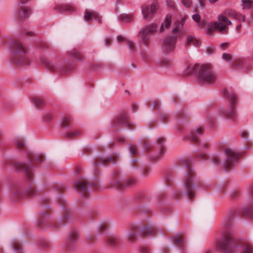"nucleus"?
Returning <instances> with one entry per match:
<instances>
[{"label": "nucleus", "mask_w": 253, "mask_h": 253, "mask_svg": "<svg viewBox=\"0 0 253 253\" xmlns=\"http://www.w3.org/2000/svg\"><path fill=\"white\" fill-rule=\"evenodd\" d=\"M252 4L253 1L251 0H242L243 9L251 8Z\"/></svg>", "instance_id": "33"}, {"label": "nucleus", "mask_w": 253, "mask_h": 253, "mask_svg": "<svg viewBox=\"0 0 253 253\" xmlns=\"http://www.w3.org/2000/svg\"><path fill=\"white\" fill-rule=\"evenodd\" d=\"M219 160L218 157H215L212 159V163L214 164H218Z\"/></svg>", "instance_id": "54"}, {"label": "nucleus", "mask_w": 253, "mask_h": 253, "mask_svg": "<svg viewBox=\"0 0 253 253\" xmlns=\"http://www.w3.org/2000/svg\"><path fill=\"white\" fill-rule=\"evenodd\" d=\"M109 188H113L115 189H121L124 188V183L121 181V178L114 175L113 178L108 183Z\"/></svg>", "instance_id": "16"}, {"label": "nucleus", "mask_w": 253, "mask_h": 253, "mask_svg": "<svg viewBox=\"0 0 253 253\" xmlns=\"http://www.w3.org/2000/svg\"><path fill=\"white\" fill-rule=\"evenodd\" d=\"M250 192L253 195V185L250 187Z\"/></svg>", "instance_id": "64"}, {"label": "nucleus", "mask_w": 253, "mask_h": 253, "mask_svg": "<svg viewBox=\"0 0 253 253\" xmlns=\"http://www.w3.org/2000/svg\"><path fill=\"white\" fill-rule=\"evenodd\" d=\"M157 29V25L155 23L148 25L142 28L139 32V35H140V42L145 45H148L150 42L149 36L154 34Z\"/></svg>", "instance_id": "6"}, {"label": "nucleus", "mask_w": 253, "mask_h": 253, "mask_svg": "<svg viewBox=\"0 0 253 253\" xmlns=\"http://www.w3.org/2000/svg\"><path fill=\"white\" fill-rule=\"evenodd\" d=\"M109 227V224L107 223H102L99 225V230L100 232H103Z\"/></svg>", "instance_id": "44"}, {"label": "nucleus", "mask_w": 253, "mask_h": 253, "mask_svg": "<svg viewBox=\"0 0 253 253\" xmlns=\"http://www.w3.org/2000/svg\"><path fill=\"white\" fill-rule=\"evenodd\" d=\"M225 97L230 101V107L227 109L223 108L220 111L222 115L227 119H234L237 117L234 105L237 101L236 96L232 93L226 92Z\"/></svg>", "instance_id": "5"}, {"label": "nucleus", "mask_w": 253, "mask_h": 253, "mask_svg": "<svg viewBox=\"0 0 253 253\" xmlns=\"http://www.w3.org/2000/svg\"><path fill=\"white\" fill-rule=\"evenodd\" d=\"M204 132V128L200 126H198L195 129L194 132L192 131L190 133L188 139L194 141L195 142H197L198 141V138L197 137V135H202Z\"/></svg>", "instance_id": "18"}, {"label": "nucleus", "mask_w": 253, "mask_h": 253, "mask_svg": "<svg viewBox=\"0 0 253 253\" xmlns=\"http://www.w3.org/2000/svg\"><path fill=\"white\" fill-rule=\"evenodd\" d=\"M80 134V132L78 130H74L70 131L66 134V136L68 137H73L78 136Z\"/></svg>", "instance_id": "41"}, {"label": "nucleus", "mask_w": 253, "mask_h": 253, "mask_svg": "<svg viewBox=\"0 0 253 253\" xmlns=\"http://www.w3.org/2000/svg\"><path fill=\"white\" fill-rule=\"evenodd\" d=\"M158 141H160V152L158 155L154 156L153 159L154 160H158L160 158L161 156H162L164 154V149L162 145V142L163 141V139L162 138H160L158 139Z\"/></svg>", "instance_id": "29"}, {"label": "nucleus", "mask_w": 253, "mask_h": 253, "mask_svg": "<svg viewBox=\"0 0 253 253\" xmlns=\"http://www.w3.org/2000/svg\"><path fill=\"white\" fill-rule=\"evenodd\" d=\"M172 240L174 243L181 244L183 243L184 239L181 236L177 235L172 238Z\"/></svg>", "instance_id": "40"}, {"label": "nucleus", "mask_w": 253, "mask_h": 253, "mask_svg": "<svg viewBox=\"0 0 253 253\" xmlns=\"http://www.w3.org/2000/svg\"><path fill=\"white\" fill-rule=\"evenodd\" d=\"M216 247L222 253H232L234 250V243L231 234L229 232L225 233L217 242Z\"/></svg>", "instance_id": "4"}, {"label": "nucleus", "mask_w": 253, "mask_h": 253, "mask_svg": "<svg viewBox=\"0 0 253 253\" xmlns=\"http://www.w3.org/2000/svg\"><path fill=\"white\" fill-rule=\"evenodd\" d=\"M159 105L160 104L159 101H156L153 103L152 107L155 109H158L159 107Z\"/></svg>", "instance_id": "53"}, {"label": "nucleus", "mask_w": 253, "mask_h": 253, "mask_svg": "<svg viewBox=\"0 0 253 253\" xmlns=\"http://www.w3.org/2000/svg\"><path fill=\"white\" fill-rule=\"evenodd\" d=\"M171 62L169 59H165L160 61V64L163 67H169L171 65Z\"/></svg>", "instance_id": "39"}, {"label": "nucleus", "mask_w": 253, "mask_h": 253, "mask_svg": "<svg viewBox=\"0 0 253 253\" xmlns=\"http://www.w3.org/2000/svg\"><path fill=\"white\" fill-rule=\"evenodd\" d=\"M241 24H240L238 25H237V26L236 27V30L239 31L241 29Z\"/></svg>", "instance_id": "62"}, {"label": "nucleus", "mask_w": 253, "mask_h": 253, "mask_svg": "<svg viewBox=\"0 0 253 253\" xmlns=\"http://www.w3.org/2000/svg\"><path fill=\"white\" fill-rule=\"evenodd\" d=\"M171 15L170 14H167L165 18L164 22L162 24L160 29V32L164 31L165 29H168L170 27L171 23Z\"/></svg>", "instance_id": "23"}, {"label": "nucleus", "mask_w": 253, "mask_h": 253, "mask_svg": "<svg viewBox=\"0 0 253 253\" xmlns=\"http://www.w3.org/2000/svg\"><path fill=\"white\" fill-rule=\"evenodd\" d=\"M32 103L34 106L37 108H41L44 106V102L38 97H34L32 98Z\"/></svg>", "instance_id": "25"}, {"label": "nucleus", "mask_w": 253, "mask_h": 253, "mask_svg": "<svg viewBox=\"0 0 253 253\" xmlns=\"http://www.w3.org/2000/svg\"><path fill=\"white\" fill-rule=\"evenodd\" d=\"M192 19L196 22H199L200 21L201 17L198 14H195L192 16Z\"/></svg>", "instance_id": "51"}, {"label": "nucleus", "mask_w": 253, "mask_h": 253, "mask_svg": "<svg viewBox=\"0 0 253 253\" xmlns=\"http://www.w3.org/2000/svg\"><path fill=\"white\" fill-rule=\"evenodd\" d=\"M186 43L187 45H194L196 47H199L200 46L198 40L194 37H192L191 36L187 37Z\"/></svg>", "instance_id": "27"}, {"label": "nucleus", "mask_w": 253, "mask_h": 253, "mask_svg": "<svg viewBox=\"0 0 253 253\" xmlns=\"http://www.w3.org/2000/svg\"><path fill=\"white\" fill-rule=\"evenodd\" d=\"M136 238V234L135 232L131 231L127 235V239L130 242L133 241Z\"/></svg>", "instance_id": "37"}, {"label": "nucleus", "mask_w": 253, "mask_h": 253, "mask_svg": "<svg viewBox=\"0 0 253 253\" xmlns=\"http://www.w3.org/2000/svg\"><path fill=\"white\" fill-rule=\"evenodd\" d=\"M227 43H222L220 44V47H221V48H223V47H225L226 46H227Z\"/></svg>", "instance_id": "58"}, {"label": "nucleus", "mask_w": 253, "mask_h": 253, "mask_svg": "<svg viewBox=\"0 0 253 253\" xmlns=\"http://www.w3.org/2000/svg\"><path fill=\"white\" fill-rule=\"evenodd\" d=\"M128 47L129 48V49L131 50V51H133L134 49V45L133 43L131 41H128Z\"/></svg>", "instance_id": "52"}, {"label": "nucleus", "mask_w": 253, "mask_h": 253, "mask_svg": "<svg viewBox=\"0 0 253 253\" xmlns=\"http://www.w3.org/2000/svg\"><path fill=\"white\" fill-rule=\"evenodd\" d=\"M143 144L146 150H148L151 147L150 144L148 139H145L143 140Z\"/></svg>", "instance_id": "47"}, {"label": "nucleus", "mask_w": 253, "mask_h": 253, "mask_svg": "<svg viewBox=\"0 0 253 253\" xmlns=\"http://www.w3.org/2000/svg\"><path fill=\"white\" fill-rule=\"evenodd\" d=\"M176 40L175 36L167 37L163 42V49L167 52L172 51L175 47Z\"/></svg>", "instance_id": "11"}, {"label": "nucleus", "mask_w": 253, "mask_h": 253, "mask_svg": "<svg viewBox=\"0 0 253 253\" xmlns=\"http://www.w3.org/2000/svg\"><path fill=\"white\" fill-rule=\"evenodd\" d=\"M238 211L237 210H231L227 214L226 217L224 218L223 224L225 226H228L231 223V219L232 216L237 214Z\"/></svg>", "instance_id": "22"}, {"label": "nucleus", "mask_w": 253, "mask_h": 253, "mask_svg": "<svg viewBox=\"0 0 253 253\" xmlns=\"http://www.w3.org/2000/svg\"><path fill=\"white\" fill-rule=\"evenodd\" d=\"M12 50V58L17 65H27L30 59L27 55L26 47L19 41H11L9 42Z\"/></svg>", "instance_id": "2"}, {"label": "nucleus", "mask_w": 253, "mask_h": 253, "mask_svg": "<svg viewBox=\"0 0 253 253\" xmlns=\"http://www.w3.org/2000/svg\"><path fill=\"white\" fill-rule=\"evenodd\" d=\"M167 116L166 114H164L162 116V119L164 121L166 120L167 119Z\"/></svg>", "instance_id": "61"}, {"label": "nucleus", "mask_w": 253, "mask_h": 253, "mask_svg": "<svg viewBox=\"0 0 253 253\" xmlns=\"http://www.w3.org/2000/svg\"><path fill=\"white\" fill-rule=\"evenodd\" d=\"M79 238L78 232L76 231L71 232L69 237L70 242L74 243L76 242Z\"/></svg>", "instance_id": "30"}, {"label": "nucleus", "mask_w": 253, "mask_h": 253, "mask_svg": "<svg viewBox=\"0 0 253 253\" xmlns=\"http://www.w3.org/2000/svg\"><path fill=\"white\" fill-rule=\"evenodd\" d=\"M125 124L128 128H130L132 124L130 123L127 116L125 114H121L116 117L112 123V126L114 127L119 126Z\"/></svg>", "instance_id": "10"}, {"label": "nucleus", "mask_w": 253, "mask_h": 253, "mask_svg": "<svg viewBox=\"0 0 253 253\" xmlns=\"http://www.w3.org/2000/svg\"><path fill=\"white\" fill-rule=\"evenodd\" d=\"M129 153L132 155H136L138 153V150L136 147L131 144L128 146Z\"/></svg>", "instance_id": "38"}, {"label": "nucleus", "mask_w": 253, "mask_h": 253, "mask_svg": "<svg viewBox=\"0 0 253 253\" xmlns=\"http://www.w3.org/2000/svg\"><path fill=\"white\" fill-rule=\"evenodd\" d=\"M36 160L40 163H42L44 160V156L42 154H39L36 156Z\"/></svg>", "instance_id": "46"}, {"label": "nucleus", "mask_w": 253, "mask_h": 253, "mask_svg": "<svg viewBox=\"0 0 253 253\" xmlns=\"http://www.w3.org/2000/svg\"><path fill=\"white\" fill-rule=\"evenodd\" d=\"M135 183V180L133 178H128L126 179L125 182H123V183H124L125 187H129L134 184Z\"/></svg>", "instance_id": "36"}, {"label": "nucleus", "mask_w": 253, "mask_h": 253, "mask_svg": "<svg viewBox=\"0 0 253 253\" xmlns=\"http://www.w3.org/2000/svg\"><path fill=\"white\" fill-rule=\"evenodd\" d=\"M181 2L186 7H189L191 4L190 0H181Z\"/></svg>", "instance_id": "49"}, {"label": "nucleus", "mask_w": 253, "mask_h": 253, "mask_svg": "<svg viewBox=\"0 0 253 253\" xmlns=\"http://www.w3.org/2000/svg\"><path fill=\"white\" fill-rule=\"evenodd\" d=\"M182 163L186 169L184 171L185 176L184 180L185 193L189 198H192L196 194L198 184L195 178L194 171L189 164L185 161H183Z\"/></svg>", "instance_id": "1"}, {"label": "nucleus", "mask_w": 253, "mask_h": 253, "mask_svg": "<svg viewBox=\"0 0 253 253\" xmlns=\"http://www.w3.org/2000/svg\"><path fill=\"white\" fill-rule=\"evenodd\" d=\"M224 154L226 159L224 162V167L225 169H231L239 159V153L234 149L227 148Z\"/></svg>", "instance_id": "7"}, {"label": "nucleus", "mask_w": 253, "mask_h": 253, "mask_svg": "<svg viewBox=\"0 0 253 253\" xmlns=\"http://www.w3.org/2000/svg\"><path fill=\"white\" fill-rule=\"evenodd\" d=\"M116 158H117V156H115V158H113L112 157L98 158L94 162V166H102V165H106V164H108L109 162L114 163Z\"/></svg>", "instance_id": "20"}, {"label": "nucleus", "mask_w": 253, "mask_h": 253, "mask_svg": "<svg viewBox=\"0 0 253 253\" xmlns=\"http://www.w3.org/2000/svg\"><path fill=\"white\" fill-rule=\"evenodd\" d=\"M213 49L211 48H208L207 51L209 53H211L213 52Z\"/></svg>", "instance_id": "60"}, {"label": "nucleus", "mask_w": 253, "mask_h": 253, "mask_svg": "<svg viewBox=\"0 0 253 253\" xmlns=\"http://www.w3.org/2000/svg\"><path fill=\"white\" fill-rule=\"evenodd\" d=\"M40 61L44 64L46 68L53 72H56L60 70L61 63H60L49 61L45 57L40 58Z\"/></svg>", "instance_id": "13"}, {"label": "nucleus", "mask_w": 253, "mask_h": 253, "mask_svg": "<svg viewBox=\"0 0 253 253\" xmlns=\"http://www.w3.org/2000/svg\"><path fill=\"white\" fill-rule=\"evenodd\" d=\"M75 189L83 197L87 195L89 192L88 181L85 179H82L75 183Z\"/></svg>", "instance_id": "9"}, {"label": "nucleus", "mask_w": 253, "mask_h": 253, "mask_svg": "<svg viewBox=\"0 0 253 253\" xmlns=\"http://www.w3.org/2000/svg\"><path fill=\"white\" fill-rule=\"evenodd\" d=\"M120 18L125 22H128L132 19V15L130 14H122L120 16Z\"/></svg>", "instance_id": "34"}, {"label": "nucleus", "mask_w": 253, "mask_h": 253, "mask_svg": "<svg viewBox=\"0 0 253 253\" xmlns=\"http://www.w3.org/2000/svg\"><path fill=\"white\" fill-rule=\"evenodd\" d=\"M27 35H29V36H32L34 35V33L33 32H29L27 33Z\"/></svg>", "instance_id": "63"}, {"label": "nucleus", "mask_w": 253, "mask_h": 253, "mask_svg": "<svg viewBox=\"0 0 253 253\" xmlns=\"http://www.w3.org/2000/svg\"><path fill=\"white\" fill-rule=\"evenodd\" d=\"M70 55L73 58L78 61H82L84 58V56L83 55V54L76 50H73V51H71Z\"/></svg>", "instance_id": "28"}, {"label": "nucleus", "mask_w": 253, "mask_h": 253, "mask_svg": "<svg viewBox=\"0 0 253 253\" xmlns=\"http://www.w3.org/2000/svg\"><path fill=\"white\" fill-rule=\"evenodd\" d=\"M118 141L120 142H124L125 141V139L124 137H120L118 138Z\"/></svg>", "instance_id": "59"}, {"label": "nucleus", "mask_w": 253, "mask_h": 253, "mask_svg": "<svg viewBox=\"0 0 253 253\" xmlns=\"http://www.w3.org/2000/svg\"><path fill=\"white\" fill-rule=\"evenodd\" d=\"M222 59L227 62H230L232 60L233 58L231 54L224 53L222 54Z\"/></svg>", "instance_id": "43"}, {"label": "nucleus", "mask_w": 253, "mask_h": 253, "mask_svg": "<svg viewBox=\"0 0 253 253\" xmlns=\"http://www.w3.org/2000/svg\"><path fill=\"white\" fill-rule=\"evenodd\" d=\"M31 13L30 8L27 7H24L21 8L19 13V16L21 19H24L28 17Z\"/></svg>", "instance_id": "26"}, {"label": "nucleus", "mask_w": 253, "mask_h": 253, "mask_svg": "<svg viewBox=\"0 0 253 253\" xmlns=\"http://www.w3.org/2000/svg\"><path fill=\"white\" fill-rule=\"evenodd\" d=\"M232 24V22L225 15L222 14L219 15L218 21L213 23L214 28L219 32L226 33V29L228 26Z\"/></svg>", "instance_id": "8"}, {"label": "nucleus", "mask_w": 253, "mask_h": 253, "mask_svg": "<svg viewBox=\"0 0 253 253\" xmlns=\"http://www.w3.org/2000/svg\"><path fill=\"white\" fill-rule=\"evenodd\" d=\"M155 229L151 226H145L142 227L140 230V233L142 235L149 236L153 235L155 232Z\"/></svg>", "instance_id": "24"}, {"label": "nucleus", "mask_w": 253, "mask_h": 253, "mask_svg": "<svg viewBox=\"0 0 253 253\" xmlns=\"http://www.w3.org/2000/svg\"><path fill=\"white\" fill-rule=\"evenodd\" d=\"M158 8V5L155 2H153L150 7L146 4H144L142 7V12L143 15V17L146 19L150 16L153 14Z\"/></svg>", "instance_id": "14"}, {"label": "nucleus", "mask_w": 253, "mask_h": 253, "mask_svg": "<svg viewBox=\"0 0 253 253\" xmlns=\"http://www.w3.org/2000/svg\"><path fill=\"white\" fill-rule=\"evenodd\" d=\"M14 166L16 170L25 173L27 175V178L28 179L30 178L32 166H27L26 164L23 163H15Z\"/></svg>", "instance_id": "15"}, {"label": "nucleus", "mask_w": 253, "mask_h": 253, "mask_svg": "<svg viewBox=\"0 0 253 253\" xmlns=\"http://www.w3.org/2000/svg\"><path fill=\"white\" fill-rule=\"evenodd\" d=\"M206 0H199V4L201 7H204Z\"/></svg>", "instance_id": "56"}, {"label": "nucleus", "mask_w": 253, "mask_h": 253, "mask_svg": "<svg viewBox=\"0 0 253 253\" xmlns=\"http://www.w3.org/2000/svg\"><path fill=\"white\" fill-rule=\"evenodd\" d=\"M118 238L114 235L110 236L108 239V243L110 245L114 246L118 242Z\"/></svg>", "instance_id": "31"}, {"label": "nucleus", "mask_w": 253, "mask_h": 253, "mask_svg": "<svg viewBox=\"0 0 253 253\" xmlns=\"http://www.w3.org/2000/svg\"><path fill=\"white\" fill-rule=\"evenodd\" d=\"M240 212H243L245 215L250 216L252 213L253 210L251 208H247L244 211H240Z\"/></svg>", "instance_id": "45"}, {"label": "nucleus", "mask_w": 253, "mask_h": 253, "mask_svg": "<svg viewBox=\"0 0 253 253\" xmlns=\"http://www.w3.org/2000/svg\"><path fill=\"white\" fill-rule=\"evenodd\" d=\"M184 21V18H182L181 21H178L175 22V27L172 30L173 33H179L182 34L185 32V31L183 30Z\"/></svg>", "instance_id": "21"}, {"label": "nucleus", "mask_w": 253, "mask_h": 253, "mask_svg": "<svg viewBox=\"0 0 253 253\" xmlns=\"http://www.w3.org/2000/svg\"><path fill=\"white\" fill-rule=\"evenodd\" d=\"M242 252L243 253H252L253 252V250L249 245L245 244L244 245Z\"/></svg>", "instance_id": "42"}, {"label": "nucleus", "mask_w": 253, "mask_h": 253, "mask_svg": "<svg viewBox=\"0 0 253 253\" xmlns=\"http://www.w3.org/2000/svg\"><path fill=\"white\" fill-rule=\"evenodd\" d=\"M14 144L17 148H22L25 146V142L22 139H17L14 140Z\"/></svg>", "instance_id": "32"}, {"label": "nucleus", "mask_w": 253, "mask_h": 253, "mask_svg": "<svg viewBox=\"0 0 253 253\" xmlns=\"http://www.w3.org/2000/svg\"><path fill=\"white\" fill-rule=\"evenodd\" d=\"M224 14L226 15L225 16H227L229 18H234L235 19L238 20L240 22H243L246 19L245 15L236 12L234 10L232 9H227L225 10Z\"/></svg>", "instance_id": "17"}, {"label": "nucleus", "mask_w": 253, "mask_h": 253, "mask_svg": "<svg viewBox=\"0 0 253 253\" xmlns=\"http://www.w3.org/2000/svg\"><path fill=\"white\" fill-rule=\"evenodd\" d=\"M84 19L86 21H90L91 19L100 21L101 17L99 14L94 11L86 10L85 12Z\"/></svg>", "instance_id": "19"}, {"label": "nucleus", "mask_w": 253, "mask_h": 253, "mask_svg": "<svg viewBox=\"0 0 253 253\" xmlns=\"http://www.w3.org/2000/svg\"><path fill=\"white\" fill-rule=\"evenodd\" d=\"M12 246L13 249L15 251H18L21 249V248L19 246V243L16 241H13L12 243Z\"/></svg>", "instance_id": "48"}, {"label": "nucleus", "mask_w": 253, "mask_h": 253, "mask_svg": "<svg viewBox=\"0 0 253 253\" xmlns=\"http://www.w3.org/2000/svg\"><path fill=\"white\" fill-rule=\"evenodd\" d=\"M69 119H70L68 117H65L63 119L62 124V127H66L68 126L67 123L69 121Z\"/></svg>", "instance_id": "50"}, {"label": "nucleus", "mask_w": 253, "mask_h": 253, "mask_svg": "<svg viewBox=\"0 0 253 253\" xmlns=\"http://www.w3.org/2000/svg\"><path fill=\"white\" fill-rule=\"evenodd\" d=\"M36 191L34 188H29L24 193L22 194L19 190H14L12 193V198L13 201H17L18 199L22 198L25 195L29 196L34 195Z\"/></svg>", "instance_id": "12"}, {"label": "nucleus", "mask_w": 253, "mask_h": 253, "mask_svg": "<svg viewBox=\"0 0 253 253\" xmlns=\"http://www.w3.org/2000/svg\"><path fill=\"white\" fill-rule=\"evenodd\" d=\"M193 72L201 82L212 83L215 80V75L208 65L196 64L193 66Z\"/></svg>", "instance_id": "3"}, {"label": "nucleus", "mask_w": 253, "mask_h": 253, "mask_svg": "<svg viewBox=\"0 0 253 253\" xmlns=\"http://www.w3.org/2000/svg\"><path fill=\"white\" fill-rule=\"evenodd\" d=\"M110 41H111V40L110 38H106L104 42L105 45H108L109 44V43L110 42Z\"/></svg>", "instance_id": "57"}, {"label": "nucleus", "mask_w": 253, "mask_h": 253, "mask_svg": "<svg viewBox=\"0 0 253 253\" xmlns=\"http://www.w3.org/2000/svg\"><path fill=\"white\" fill-rule=\"evenodd\" d=\"M56 9L58 12H63L65 10L67 11H71L73 10V8L66 6H57Z\"/></svg>", "instance_id": "35"}, {"label": "nucleus", "mask_w": 253, "mask_h": 253, "mask_svg": "<svg viewBox=\"0 0 253 253\" xmlns=\"http://www.w3.org/2000/svg\"><path fill=\"white\" fill-rule=\"evenodd\" d=\"M141 252L142 253H148L149 251L146 247H142L141 248Z\"/></svg>", "instance_id": "55"}]
</instances>
